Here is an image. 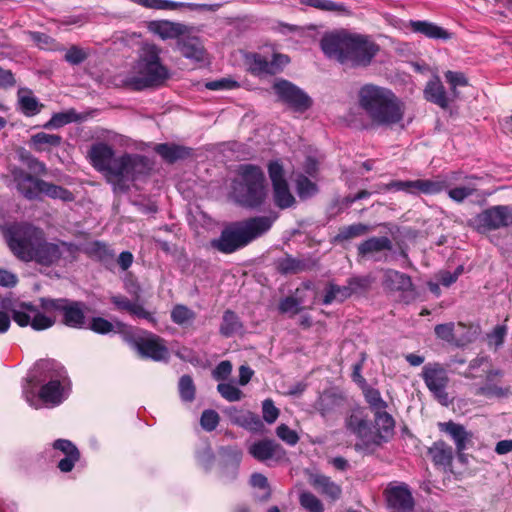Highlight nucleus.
<instances>
[{
  "instance_id": "0e129e2a",
  "label": "nucleus",
  "mask_w": 512,
  "mask_h": 512,
  "mask_svg": "<svg viewBox=\"0 0 512 512\" xmlns=\"http://www.w3.org/2000/svg\"><path fill=\"white\" fill-rule=\"evenodd\" d=\"M250 483L253 487L259 488L265 492L264 499L269 498L271 491L269 488L267 478L261 473H254L250 478Z\"/></svg>"
},
{
  "instance_id": "72a5a7b5",
  "label": "nucleus",
  "mask_w": 512,
  "mask_h": 512,
  "mask_svg": "<svg viewBox=\"0 0 512 512\" xmlns=\"http://www.w3.org/2000/svg\"><path fill=\"white\" fill-rule=\"evenodd\" d=\"M155 151L167 162L173 163L190 155V149L175 144H158Z\"/></svg>"
},
{
  "instance_id": "39448f33",
  "label": "nucleus",
  "mask_w": 512,
  "mask_h": 512,
  "mask_svg": "<svg viewBox=\"0 0 512 512\" xmlns=\"http://www.w3.org/2000/svg\"><path fill=\"white\" fill-rule=\"evenodd\" d=\"M160 53L161 49L155 44L144 43L132 72L124 80L125 84L134 90L161 85L169 74L161 62Z\"/></svg>"
},
{
  "instance_id": "603ef678",
  "label": "nucleus",
  "mask_w": 512,
  "mask_h": 512,
  "mask_svg": "<svg viewBox=\"0 0 512 512\" xmlns=\"http://www.w3.org/2000/svg\"><path fill=\"white\" fill-rule=\"evenodd\" d=\"M114 324L102 317H94L89 323V329L99 334H107L114 331Z\"/></svg>"
},
{
  "instance_id": "7c9ffc66",
  "label": "nucleus",
  "mask_w": 512,
  "mask_h": 512,
  "mask_svg": "<svg viewBox=\"0 0 512 512\" xmlns=\"http://www.w3.org/2000/svg\"><path fill=\"white\" fill-rule=\"evenodd\" d=\"M61 142L62 138L57 134L38 132L31 136L30 146L35 151L44 152L50 151L52 148L60 146Z\"/></svg>"
},
{
  "instance_id": "5fc2aeb1",
  "label": "nucleus",
  "mask_w": 512,
  "mask_h": 512,
  "mask_svg": "<svg viewBox=\"0 0 512 512\" xmlns=\"http://www.w3.org/2000/svg\"><path fill=\"white\" fill-rule=\"evenodd\" d=\"M88 57V54L80 47L78 46H72L67 50L65 53V60L72 64V65H78L85 61Z\"/></svg>"
},
{
  "instance_id": "cd10ccee",
  "label": "nucleus",
  "mask_w": 512,
  "mask_h": 512,
  "mask_svg": "<svg viewBox=\"0 0 512 512\" xmlns=\"http://www.w3.org/2000/svg\"><path fill=\"white\" fill-rule=\"evenodd\" d=\"M177 48L185 58L192 59L195 61L203 60L204 50L198 38L180 37L177 40Z\"/></svg>"
},
{
  "instance_id": "20e7f679",
  "label": "nucleus",
  "mask_w": 512,
  "mask_h": 512,
  "mask_svg": "<svg viewBox=\"0 0 512 512\" xmlns=\"http://www.w3.org/2000/svg\"><path fill=\"white\" fill-rule=\"evenodd\" d=\"M321 48L327 57L351 66L369 65L379 50L367 36L346 32L324 36Z\"/></svg>"
},
{
  "instance_id": "1a4fd4ad",
  "label": "nucleus",
  "mask_w": 512,
  "mask_h": 512,
  "mask_svg": "<svg viewBox=\"0 0 512 512\" xmlns=\"http://www.w3.org/2000/svg\"><path fill=\"white\" fill-rule=\"evenodd\" d=\"M13 178L18 191L29 200L37 199L40 194H44L52 199H60L64 202L74 200V195L69 190L37 179L22 169H15L13 171Z\"/></svg>"
},
{
  "instance_id": "58836bf2",
  "label": "nucleus",
  "mask_w": 512,
  "mask_h": 512,
  "mask_svg": "<svg viewBox=\"0 0 512 512\" xmlns=\"http://www.w3.org/2000/svg\"><path fill=\"white\" fill-rule=\"evenodd\" d=\"M340 403V399L331 392L322 393L315 403V409L323 416L326 417L333 412Z\"/></svg>"
},
{
  "instance_id": "774afa93",
  "label": "nucleus",
  "mask_w": 512,
  "mask_h": 512,
  "mask_svg": "<svg viewBox=\"0 0 512 512\" xmlns=\"http://www.w3.org/2000/svg\"><path fill=\"white\" fill-rule=\"evenodd\" d=\"M231 371L232 364L230 361H222L213 370L212 375L216 380H225L231 374Z\"/></svg>"
},
{
  "instance_id": "864d4df0",
  "label": "nucleus",
  "mask_w": 512,
  "mask_h": 512,
  "mask_svg": "<svg viewBox=\"0 0 512 512\" xmlns=\"http://www.w3.org/2000/svg\"><path fill=\"white\" fill-rule=\"evenodd\" d=\"M201 426L206 431H213L219 423V415L214 410H205L200 419Z\"/></svg>"
},
{
  "instance_id": "37998d69",
  "label": "nucleus",
  "mask_w": 512,
  "mask_h": 512,
  "mask_svg": "<svg viewBox=\"0 0 512 512\" xmlns=\"http://www.w3.org/2000/svg\"><path fill=\"white\" fill-rule=\"evenodd\" d=\"M79 119L75 110L70 109L65 112L53 114L51 119L44 125V128H60Z\"/></svg>"
},
{
  "instance_id": "9d476101",
  "label": "nucleus",
  "mask_w": 512,
  "mask_h": 512,
  "mask_svg": "<svg viewBox=\"0 0 512 512\" xmlns=\"http://www.w3.org/2000/svg\"><path fill=\"white\" fill-rule=\"evenodd\" d=\"M11 317L20 327L31 326L34 330H45L53 326L54 319L46 316L30 302H18L9 308Z\"/></svg>"
},
{
  "instance_id": "e433bc0d",
  "label": "nucleus",
  "mask_w": 512,
  "mask_h": 512,
  "mask_svg": "<svg viewBox=\"0 0 512 512\" xmlns=\"http://www.w3.org/2000/svg\"><path fill=\"white\" fill-rule=\"evenodd\" d=\"M273 198L277 207L286 209L295 203V198L291 194L287 182L273 186Z\"/></svg>"
},
{
  "instance_id": "ea45409f",
  "label": "nucleus",
  "mask_w": 512,
  "mask_h": 512,
  "mask_svg": "<svg viewBox=\"0 0 512 512\" xmlns=\"http://www.w3.org/2000/svg\"><path fill=\"white\" fill-rule=\"evenodd\" d=\"M414 193L423 194H437L446 188L444 181H433V180H414L413 181Z\"/></svg>"
},
{
  "instance_id": "09e8293b",
  "label": "nucleus",
  "mask_w": 512,
  "mask_h": 512,
  "mask_svg": "<svg viewBox=\"0 0 512 512\" xmlns=\"http://www.w3.org/2000/svg\"><path fill=\"white\" fill-rule=\"evenodd\" d=\"M179 393L183 401L191 402L195 397V386L188 375H183L179 381Z\"/></svg>"
},
{
  "instance_id": "a18cd8bd",
  "label": "nucleus",
  "mask_w": 512,
  "mask_h": 512,
  "mask_svg": "<svg viewBox=\"0 0 512 512\" xmlns=\"http://www.w3.org/2000/svg\"><path fill=\"white\" fill-rule=\"evenodd\" d=\"M297 194L301 199H307L314 196L317 191V185L309 180L306 176L300 175L296 179Z\"/></svg>"
},
{
  "instance_id": "de8ad7c7",
  "label": "nucleus",
  "mask_w": 512,
  "mask_h": 512,
  "mask_svg": "<svg viewBox=\"0 0 512 512\" xmlns=\"http://www.w3.org/2000/svg\"><path fill=\"white\" fill-rule=\"evenodd\" d=\"M369 231V227L362 223L352 224L340 229L337 239L338 240H349L355 237L362 236Z\"/></svg>"
},
{
  "instance_id": "052dcab7",
  "label": "nucleus",
  "mask_w": 512,
  "mask_h": 512,
  "mask_svg": "<svg viewBox=\"0 0 512 512\" xmlns=\"http://www.w3.org/2000/svg\"><path fill=\"white\" fill-rule=\"evenodd\" d=\"M462 265L458 266L454 272L440 271L437 275L438 280L443 286L449 287L457 281L458 277L463 273Z\"/></svg>"
},
{
  "instance_id": "aec40b11",
  "label": "nucleus",
  "mask_w": 512,
  "mask_h": 512,
  "mask_svg": "<svg viewBox=\"0 0 512 512\" xmlns=\"http://www.w3.org/2000/svg\"><path fill=\"white\" fill-rule=\"evenodd\" d=\"M225 413L231 423L250 432L261 433L264 430V424L260 417L249 410L229 407L225 410Z\"/></svg>"
},
{
  "instance_id": "5701e85b",
  "label": "nucleus",
  "mask_w": 512,
  "mask_h": 512,
  "mask_svg": "<svg viewBox=\"0 0 512 512\" xmlns=\"http://www.w3.org/2000/svg\"><path fill=\"white\" fill-rule=\"evenodd\" d=\"M424 97L427 101L437 104L441 108L449 106V100L445 88L438 76H433L426 84Z\"/></svg>"
},
{
  "instance_id": "f03ea898",
  "label": "nucleus",
  "mask_w": 512,
  "mask_h": 512,
  "mask_svg": "<svg viewBox=\"0 0 512 512\" xmlns=\"http://www.w3.org/2000/svg\"><path fill=\"white\" fill-rule=\"evenodd\" d=\"M92 166L101 172L114 189L124 191L128 188L126 182L135 180L136 176L146 168L143 156L125 153L115 157L113 148L104 142L93 144L88 152Z\"/></svg>"
},
{
  "instance_id": "f3484780",
  "label": "nucleus",
  "mask_w": 512,
  "mask_h": 512,
  "mask_svg": "<svg viewBox=\"0 0 512 512\" xmlns=\"http://www.w3.org/2000/svg\"><path fill=\"white\" fill-rule=\"evenodd\" d=\"M385 496L391 512H411L414 508V499L406 484L389 485Z\"/></svg>"
},
{
  "instance_id": "79ce46f5",
  "label": "nucleus",
  "mask_w": 512,
  "mask_h": 512,
  "mask_svg": "<svg viewBox=\"0 0 512 512\" xmlns=\"http://www.w3.org/2000/svg\"><path fill=\"white\" fill-rule=\"evenodd\" d=\"M303 3L322 11L337 12L341 14L349 13V10L344 4L330 0H303Z\"/></svg>"
},
{
  "instance_id": "49530a36",
  "label": "nucleus",
  "mask_w": 512,
  "mask_h": 512,
  "mask_svg": "<svg viewBox=\"0 0 512 512\" xmlns=\"http://www.w3.org/2000/svg\"><path fill=\"white\" fill-rule=\"evenodd\" d=\"M300 505L309 512H323L324 506L321 500L311 492H302L299 495Z\"/></svg>"
},
{
  "instance_id": "bf43d9fd",
  "label": "nucleus",
  "mask_w": 512,
  "mask_h": 512,
  "mask_svg": "<svg viewBox=\"0 0 512 512\" xmlns=\"http://www.w3.org/2000/svg\"><path fill=\"white\" fill-rule=\"evenodd\" d=\"M454 323H445V324H439L435 326V334L438 338L447 341V342H453L454 341Z\"/></svg>"
},
{
  "instance_id": "3c124183",
  "label": "nucleus",
  "mask_w": 512,
  "mask_h": 512,
  "mask_svg": "<svg viewBox=\"0 0 512 512\" xmlns=\"http://www.w3.org/2000/svg\"><path fill=\"white\" fill-rule=\"evenodd\" d=\"M276 435L290 446H295L299 441V436L295 430H292L286 424H280L276 428Z\"/></svg>"
},
{
  "instance_id": "a878e982",
  "label": "nucleus",
  "mask_w": 512,
  "mask_h": 512,
  "mask_svg": "<svg viewBox=\"0 0 512 512\" xmlns=\"http://www.w3.org/2000/svg\"><path fill=\"white\" fill-rule=\"evenodd\" d=\"M248 70L256 76L274 75L277 73L275 63H270L265 57L259 54H250L246 56Z\"/></svg>"
},
{
  "instance_id": "8fccbe9b",
  "label": "nucleus",
  "mask_w": 512,
  "mask_h": 512,
  "mask_svg": "<svg viewBox=\"0 0 512 512\" xmlns=\"http://www.w3.org/2000/svg\"><path fill=\"white\" fill-rule=\"evenodd\" d=\"M217 390L224 399L230 402L239 401L243 396L242 391L230 383L218 384Z\"/></svg>"
},
{
  "instance_id": "a19ab883",
  "label": "nucleus",
  "mask_w": 512,
  "mask_h": 512,
  "mask_svg": "<svg viewBox=\"0 0 512 512\" xmlns=\"http://www.w3.org/2000/svg\"><path fill=\"white\" fill-rule=\"evenodd\" d=\"M132 2L148 9L155 10H176L185 7L183 2H175L171 0H131Z\"/></svg>"
},
{
  "instance_id": "13d9d810",
  "label": "nucleus",
  "mask_w": 512,
  "mask_h": 512,
  "mask_svg": "<svg viewBox=\"0 0 512 512\" xmlns=\"http://www.w3.org/2000/svg\"><path fill=\"white\" fill-rule=\"evenodd\" d=\"M446 81L451 86L454 94H456V88L459 86H466L468 81L462 72L447 71L445 73Z\"/></svg>"
},
{
  "instance_id": "c9c22d12",
  "label": "nucleus",
  "mask_w": 512,
  "mask_h": 512,
  "mask_svg": "<svg viewBox=\"0 0 512 512\" xmlns=\"http://www.w3.org/2000/svg\"><path fill=\"white\" fill-rule=\"evenodd\" d=\"M351 286H338L330 283L325 289L323 304L329 305L333 302H343L352 295Z\"/></svg>"
},
{
  "instance_id": "a211bd4d",
  "label": "nucleus",
  "mask_w": 512,
  "mask_h": 512,
  "mask_svg": "<svg viewBox=\"0 0 512 512\" xmlns=\"http://www.w3.org/2000/svg\"><path fill=\"white\" fill-rule=\"evenodd\" d=\"M248 452L253 458L261 462L268 460L280 461L286 456L283 447L270 439H263L252 443L248 448Z\"/></svg>"
},
{
  "instance_id": "b1692460",
  "label": "nucleus",
  "mask_w": 512,
  "mask_h": 512,
  "mask_svg": "<svg viewBox=\"0 0 512 512\" xmlns=\"http://www.w3.org/2000/svg\"><path fill=\"white\" fill-rule=\"evenodd\" d=\"M409 27L414 33H419L430 39L448 40L451 34L444 28L429 21L411 20Z\"/></svg>"
},
{
  "instance_id": "6e6d98bb",
  "label": "nucleus",
  "mask_w": 512,
  "mask_h": 512,
  "mask_svg": "<svg viewBox=\"0 0 512 512\" xmlns=\"http://www.w3.org/2000/svg\"><path fill=\"white\" fill-rule=\"evenodd\" d=\"M263 419L268 423H274L279 416V409L274 405L271 399H266L262 403Z\"/></svg>"
},
{
  "instance_id": "c85d7f7f",
  "label": "nucleus",
  "mask_w": 512,
  "mask_h": 512,
  "mask_svg": "<svg viewBox=\"0 0 512 512\" xmlns=\"http://www.w3.org/2000/svg\"><path fill=\"white\" fill-rule=\"evenodd\" d=\"M477 180L476 176H465L462 185L449 189V198L456 203H462L465 199L475 195L477 192Z\"/></svg>"
},
{
  "instance_id": "4be33fe9",
  "label": "nucleus",
  "mask_w": 512,
  "mask_h": 512,
  "mask_svg": "<svg viewBox=\"0 0 512 512\" xmlns=\"http://www.w3.org/2000/svg\"><path fill=\"white\" fill-rule=\"evenodd\" d=\"M440 430L446 432L453 439L456 450L460 454L467 448V444L472 439V434L468 432L463 425L452 421L439 423Z\"/></svg>"
},
{
  "instance_id": "f704fd0d",
  "label": "nucleus",
  "mask_w": 512,
  "mask_h": 512,
  "mask_svg": "<svg viewBox=\"0 0 512 512\" xmlns=\"http://www.w3.org/2000/svg\"><path fill=\"white\" fill-rule=\"evenodd\" d=\"M243 329V324L237 314L231 310H226L222 317L219 332L224 337H231L234 334L240 333Z\"/></svg>"
},
{
  "instance_id": "bb28decb",
  "label": "nucleus",
  "mask_w": 512,
  "mask_h": 512,
  "mask_svg": "<svg viewBox=\"0 0 512 512\" xmlns=\"http://www.w3.org/2000/svg\"><path fill=\"white\" fill-rule=\"evenodd\" d=\"M43 108L38 99L29 89H20L18 91V109L27 117H32L40 113Z\"/></svg>"
},
{
  "instance_id": "9b49d317",
  "label": "nucleus",
  "mask_w": 512,
  "mask_h": 512,
  "mask_svg": "<svg viewBox=\"0 0 512 512\" xmlns=\"http://www.w3.org/2000/svg\"><path fill=\"white\" fill-rule=\"evenodd\" d=\"M42 307L46 310L59 311L63 317V323L71 328L81 329L86 324V305L78 301L68 299H42Z\"/></svg>"
},
{
  "instance_id": "473e14b6",
  "label": "nucleus",
  "mask_w": 512,
  "mask_h": 512,
  "mask_svg": "<svg viewBox=\"0 0 512 512\" xmlns=\"http://www.w3.org/2000/svg\"><path fill=\"white\" fill-rule=\"evenodd\" d=\"M435 465L447 467L453 459L452 448L442 441L435 442L428 451Z\"/></svg>"
},
{
  "instance_id": "69168bd1",
  "label": "nucleus",
  "mask_w": 512,
  "mask_h": 512,
  "mask_svg": "<svg viewBox=\"0 0 512 512\" xmlns=\"http://www.w3.org/2000/svg\"><path fill=\"white\" fill-rule=\"evenodd\" d=\"M79 459L80 452H74L72 454L65 455V457L58 462V468L61 472L64 473L70 472L74 468L76 462L79 461Z\"/></svg>"
},
{
  "instance_id": "338daca9",
  "label": "nucleus",
  "mask_w": 512,
  "mask_h": 512,
  "mask_svg": "<svg viewBox=\"0 0 512 512\" xmlns=\"http://www.w3.org/2000/svg\"><path fill=\"white\" fill-rule=\"evenodd\" d=\"M506 335V328L504 326H496L493 331L488 335V344L498 348L504 342Z\"/></svg>"
},
{
  "instance_id": "680f3d73",
  "label": "nucleus",
  "mask_w": 512,
  "mask_h": 512,
  "mask_svg": "<svg viewBox=\"0 0 512 512\" xmlns=\"http://www.w3.org/2000/svg\"><path fill=\"white\" fill-rule=\"evenodd\" d=\"M268 172L273 186L286 182L283 167L278 161H274L269 164Z\"/></svg>"
},
{
  "instance_id": "f257e3e1",
  "label": "nucleus",
  "mask_w": 512,
  "mask_h": 512,
  "mask_svg": "<svg viewBox=\"0 0 512 512\" xmlns=\"http://www.w3.org/2000/svg\"><path fill=\"white\" fill-rule=\"evenodd\" d=\"M6 241L12 253L22 261L41 265L57 262L65 253L72 254L74 246L66 242H47L44 232L33 225L20 223L9 227Z\"/></svg>"
},
{
  "instance_id": "6ab92c4d",
  "label": "nucleus",
  "mask_w": 512,
  "mask_h": 512,
  "mask_svg": "<svg viewBox=\"0 0 512 512\" xmlns=\"http://www.w3.org/2000/svg\"><path fill=\"white\" fill-rule=\"evenodd\" d=\"M148 31L161 40H178L188 32L186 25L169 20H153L147 23Z\"/></svg>"
},
{
  "instance_id": "7ed1b4c3",
  "label": "nucleus",
  "mask_w": 512,
  "mask_h": 512,
  "mask_svg": "<svg viewBox=\"0 0 512 512\" xmlns=\"http://www.w3.org/2000/svg\"><path fill=\"white\" fill-rule=\"evenodd\" d=\"M358 103L376 126L393 127L403 121L405 104L389 88L365 84L358 91Z\"/></svg>"
},
{
  "instance_id": "2f4dec72",
  "label": "nucleus",
  "mask_w": 512,
  "mask_h": 512,
  "mask_svg": "<svg viewBox=\"0 0 512 512\" xmlns=\"http://www.w3.org/2000/svg\"><path fill=\"white\" fill-rule=\"evenodd\" d=\"M375 428L374 435L381 436V443L387 441L388 437L392 435L395 427L393 417L383 409L379 413H374Z\"/></svg>"
},
{
  "instance_id": "dca6fc26",
  "label": "nucleus",
  "mask_w": 512,
  "mask_h": 512,
  "mask_svg": "<svg viewBox=\"0 0 512 512\" xmlns=\"http://www.w3.org/2000/svg\"><path fill=\"white\" fill-rule=\"evenodd\" d=\"M132 344L143 358H150L154 361H166L169 358L165 340L155 334L146 333L135 339Z\"/></svg>"
},
{
  "instance_id": "f8f14e48",
  "label": "nucleus",
  "mask_w": 512,
  "mask_h": 512,
  "mask_svg": "<svg viewBox=\"0 0 512 512\" xmlns=\"http://www.w3.org/2000/svg\"><path fill=\"white\" fill-rule=\"evenodd\" d=\"M428 390L443 405L448 404L446 387L449 377L446 369L439 363H428L422 369L421 374Z\"/></svg>"
},
{
  "instance_id": "4d7b16f0",
  "label": "nucleus",
  "mask_w": 512,
  "mask_h": 512,
  "mask_svg": "<svg viewBox=\"0 0 512 512\" xmlns=\"http://www.w3.org/2000/svg\"><path fill=\"white\" fill-rule=\"evenodd\" d=\"M301 301L294 297H286L281 300L279 310L282 313H289L295 315L301 310Z\"/></svg>"
},
{
  "instance_id": "c03bdc74",
  "label": "nucleus",
  "mask_w": 512,
  "mask_h": 512,
  "mask_svg": "<svg viewBox=\"0 0 512 512\" xmlns=\"http://www.w3.org/2000/svg\"><path fill=\"white\" fill-rule=\"evenodd\" d=\"M364 396L366 402L369 404L370 409L374 413H379L383 409L387 408V403L382 399L379 390L367 387L364 390Z\"/></svg>"
},
{
  "instance_id": "393cba45",
  "label": "nucleus",
  "mask_w": 512,
  "mask_h": 512,
  "mask_svg": "<svg viewBox=\"0 0 512 512\" xmlns=\"http://www.w3.org/2000/svg\"><path fill=\"white\" fill-rule=\"evenodd\" d=\"M392 249L391 240L386 237H371L358 246V255L361 257H375L376 254Z\"/></svg>"
},
{
  "instance_id": "423d86ee",
  "label": "nucleus",
  "mask_w": 512,
  "mask_h": 512,
  "mask_svg": "<svg viewBox=\"0 0 512 512\" xmlns=\"http://www.w3.org/2000/svg\"><path fill=\"white\" fill-rule=\"evenodd\" d=\"M275 220L276 216H259L237 223L225 228L211 245L222 253H233L266 233Z\"/></svg>"
},
{
  "instance_id": "4c0bfd02",
  "label": "nucleus",
  "mask_w": 512,
  "mask_h": 512,
  "mask_svg": "<svg viewBox=\"0 0 512 512\" xmlns=\"http://www.w3.org/2000/svg\"><path fill=\"white\" fill-rule=\"evenodd\" d=\"M195 319L196 313L185 305H175L171 311V320L179 326H191Z\"/></svg>"
},
{
  "instance_id": "412c9836",
  "label": "nucleus",
  "mask_w": 512,
  "mask_h": 512,
  "mask_svg": "<svg viewBox=\"0 0 512 512\" xmlns=\"http://www.w3.org/2000/svg\"><path fill=\"white\" fill-rule=\"evenodd\" d=\"M309 484L319 493L329 498L332 501H337L342 495V488L335 483L330 477L318 473L307 472Z\"/></svg>"
},
{
  "instance_id": "4468645a",
  "label": "nucleus",
  "mask_w": 512,
  "mask_h": 512,
  "mask_svg": "<svg viewBox=\"0 0 512 512\" xmlns=\"http://www.w3.org/2000/svg\"><path fill=\"white\" fill-rule=\"evenodd\" d=\"M273 89L278 99L297 112H304L311 106L310 97L299 87L287 80H277Z\"/></svg>"
},
{
  "instance_id": "ddd939ff",
  "label": "nucleus",
  "mask_w": 512,
  "mask_h": 512,
  "mask_svg": "<svg viewBox=\"0 0 512 512\" xmlns=\"http://www.w3.org/2000/svg\"><path fill=\"white\" fill-rule=\"evenodd\" d=\"M511 208L506 205L492 206L479 213L473 220L480 233L507 227L510 224Z\"/></svg>"
},
{
  "instance_id": "2eb2a0df",
  "label": "nucleus",
  "mask_w": 512,
  "mask_h": 512,
  "mask_svg": "<svg viewBox=\"0 0 512 512\" xmlns=\"http://www.w3.org/2000/svg\"><path fill=\"white\" fill-rule=\"evenodd\" d=\"M346 428L356 435L365 445H380L381 436L374 435L368 417L361 408L354 409L345 421Z\"/></svg>"
},
{
  "instance_id": "e2e57ef3",
  "label": "nucleus",
  "mask_w": 512,
  "mask_h": 512,
  "mask_svg": "<svg viewBox=\"0 0 512 512\" xmlns=\"http://www.w3.org/2000/svg\"><path fill=\"white\" fill-rule=\"evenodd\" d=\"M278 269L285 274L296 273L301 270V263L292 257H286L278 262Z\"/></svg>"
},
{
  "instance_id": "6e6552de",
  "label": "nucleus",
  "mask_w": 512,
  "mask_h": 512,
  "mask_svg": "<svg viewBox=\"0 0 512 512\" xmlns=\"http://www.w3.org/2000/svg\"><path fill=\"white\" fill-rule=\"evenodd\" d=\"M71 382L63 368L56 370L50 380L41 386L36 394L28 386L23 387V395L31 407L53 408L63 403L69 396Z\"/></svg>"
},
{
  "instance_id": "c756f323",
  "label": "nucleus",
  "mask_w": 512,
  "mask_h": 512,
  "mask_svg": "<svg viewBox=\"0 0 512 512\" xmlns=\"http://www.w3.org/2000/svg\"><path fill=\"white\" fill-rule=\"evenodd\" d=\"M383 283L392 291H407L412 287V281L408 275L392 269L385 271Z\"/></svg>"
},
{
  "instance_id": "0eeeda50",
  "label": "nucleus",
  "mask_w": 512,
  "mask_h": 512,
  "mask_svg": "<svg viewBox=\"0 0 512 512\" xmlns=\"http://www.w3.org/2000/svg\"><path fill=\"white\" fill-rule=\"evenodd\" d=\"M236 201L246 207L261 205L266 196L265 176L260 167L243 164L238 168V179L233 182Z\"/></svg>"
}]
</instances>
